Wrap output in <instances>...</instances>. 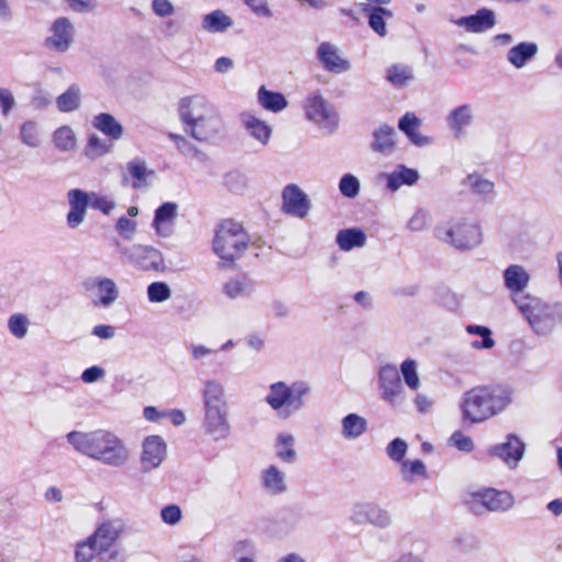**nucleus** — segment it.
Segmentation results:
<instances>
[{"label": "nucleus", "mask_w": 562, "mask_h": 562, "mask_svg": "<svg viewBox=\"0 0 562 562\" xmlns=\"http://www.w3.org/2000/svg\"><path fill=\"white\" fill-rule=\"evenodd\" d=\"M67 440L79 453L111 468L124 467L130 460V450L123 440L104 429L70 431Z\"/></svg>", "instance_id": "obj_1"}, {"label": "nucleus", "mask_w": 562, "mask_h": 562, "mask_svg": "<svg viewBox=\"0 0 562 562\" xmlns=\"http://www.w3.org/2000/svg\"><path fill=\"white\" fill-rule=\"evenodd\" d=\"M178 114L184 131L199 142H210L224 127L217 109L203 94L181 98L178 102Z\"/></svg>", "instance_id": "obj_2"}, {"label": "nucleus", "mask_w": 562, "mask_h": 562, "mask_svg": "<svg viewBox=\"0 0 562 562\" xmlns=\"http://www.w3.org/2000/svg\"><path fill=\"white\" fill-rule=\"evenodd\" d=\"M509 403L510 397L505 390L480 385L462 395L460 407L469 422H485L502 413Z\"/></svg>", "instance_id": "obj_3"}, {"label": "nucleus", "mask_w": 562, "mask_h": 562, "mask_svg": "<svg viewBox=\"0 0 562 562\" xmlns=\"http://www.w3.org/2000/svg\"><path fill=\"white\" fill-rule=\"evenodd\" d=\"M311 393L312 386L306 381L299 380L291 384L278 381L269 385L265 402L280 416L288 418L305 407Z\"/></svg>", "instance_id": "obj_4"}, {"label": "nucleus", "mask_w": 562, "mask_h": 562, "mask_svg": "<svg viewBox=\"0 0 562 562\" xmlns=\"http://www.w3.org/2000/svg\"><path fill=\"white\" fill-rule=\"evenodd\" d=\"M248 243L249 236L241 224L225 220L215 231L213 250L222 260L233 262L247 249Z\"/></svg>", "instance_id": "obj_5"}, {"label": "nucleus", "mask_w": 562, "mask_h": 562, "mask_svg": "<svg viewBox=\"0 0 562 562\" xmlns=\"http://www.w3.org/2000/svg\"><path fill=\"white\" fill-rule=\"evenodd\" d=\"M435 235L438 239L458 249L473 248L480 245L482 240L479 225L462 220L437 226Z\"/></svg>", "instance_id": "obj_6"}, {"label": "nucleus", "mask_w": 562, "mask_h": 562, "mask_svg": "<svg viewBox=\"0 0 562 562\" xmlns=\"http://www.w3.org/2000/svg\"><path fill=\"white\" fill-rule=\"evenodd\" d=\"M306 119L329 132H334L339 117L334 106L319 92L311 93L304 102Z\"/></svg>", "instance_id": "obj_7"}, {"label": "nucleus", "mask_w": 562, "mask_h": 562, "mask_svg": "<svg viewBox=\"0 0 562 562\" xmlns=\"http://www.w3.org/2000/svg\"><path fill=\"white\" fill-rule=\"evenodd\" d=\"M120 252L127 262L143 271H162L166 267L161 252L150 246L134 244L120 247Z\"/></svg>", "instance_id": "obj_8"}, {"label": "nucleus", "mask_w": 562, "mask_h": 562, "mask_svg": "<svg viewBox=\"0 0 562 562\" xmlns=\"http://www.w3.org/2000/svg\"><path fill=\"white\" fill-rule=\"evenodd\" d=\"M75 40V24L69 18L60 16L50 24L44 46L50 52L65 54L72 47Z\"/></svg>", "instance_id": "obj_9"}, {"label": "nucleus", "mask_w": 562, "mask_h": 562, "mask_svg": "<svg viewBox=\"0 0 562 562\" xmlns=\"http://www.w3.org/2000/svg\"><path fill=\"white\" fill-rule=\"evenodd\" d=\"M380 396L391 405L405 401V387L395 364L386 363L380 367L378 374Z\"/></svg>", "instance_id": "obj_10"}, {"label": "nucleus", "mask_w": 562, "mask_h": 562, "mask_svg": "<svg viewBox=\"0 0 562 562\" xmlns=\"http://www.w3.org/2000/svg\"><path fill=\"white\" fill-rule=\"evenodd\" d=\"M561 319V313L557 306H550L539 299L529 297V326L537 334L550 333Z\"/></svg>", "instance_id": "obj_11"}, {"label": "nucleus", "mask_w": 562, "mask_h": 562, "mask_svg": "<svg viewBox=\"0 0 562 562\" xmlns=\"http://www.w3.org/2000/svg\"><path fill=\"white\" fill-rule=\"evenodd\" d=\"M203 400L207 422H224L226 419L228 406L224 398V387L220 382L215 380L205 382Z\"/></svg>", "instance_id": "obj_12"}, {"label": "nucleus", "mask_w": 562, "mask_h": 562, "mask_svg": "<svg viewBox=\"0 0 562 562\" xmlns=\"http://www.w3.org/2000/svg\"><path fill=\"white\" fill-rule=\"evenodd\" d=\"M513 496L506 491L487 488L473 494L472 510L482 514L483 509L488 512H505L512 508Z\"/></svg>", "instance_id": "obj_13"}, {"label": "nucleus", "mask_w": 562, "mask_h": 562, "mask_svg": "<svg viewBox=\"0 0 562 562\" xmlns=\"http://www.w3.org/2000/svg\"><path fill=\"white\" fill-rule=\"evenodd\" d=\"M167 457V445L160 436H147L142 443L140 471L149 473L160 467Z\"/></svg>", "instance_id": "obj_14"}, {"label": "nucleus", "mask_w": 562, "mask_h": 562, "mask_svg": "<svg viewBox=\"0 0 562 562\" xmlns=\"http://www.w3.org/2000/svg\"><path fill=\"white\" fill-rule=\"evenodd\" d=\"M504 284L509 292V296L520 313H527V303L525 297L521 296L525 288L527 286V272L524 267L519 265H510L503 272Z\"/></svg>", "instance_id": "obj_15"}, {"label": "nucleus", "mask_w": 562, "mask_h": 562, "mask_svg": "<svg viewBox=\"0 0 562 562\" xmlns=\"http://www.w3.org/2000/svg\"><path fill=\"white\" fill-rule=\"evenodd\" d=\"M83 286L95 295L92 301L94 306L110 307L120 296L115 281L108 277L89 278L83 282Z\"/></svg>", "instance_id": "obj_16"}, {"label": "nucleus", "mask_w": 562, "mask_h": 562, "mask_svg": "<svg viewBox=\"0 0 562 562\" xmlns=\"http://www.w3.org/2000/svg\"><path fill=\"white\" fill-rule=\"evenodd\" d=\"M307 194L296 184H289L282 192V211L297 218L307 216L311 210Z\"/></svg>", "instance_id": "obj_17"}, {"label": "nucleus", "mask_w": 562, "mask_h": 562, "mask_svg": "<svg viewBox=\"0 0 562 562\" xmlns=\"http://www.w3.org/2000/svg\"><path fill=\"white\" fill-rule=\"evenodd\" d=\"M316 56L324 69L333 74H342L351 69V63L342 57L338 47L329 42L318 45Z\"/></svg>", "instance_id": "obj_18"}, {"label": "nucleus", "mask_w": 562, "mask_h": 562, "mask_svg": "<svg viewBox=\"0 0 562 562\" xmlns=\"http://www.w3.org/2000/svg\"><path fill=\"white\" fill-rule=\"evenodd\" d=\"M525 445L516 436L510 435L503 443L492 446L487 453L503 460L509 468H515L524 456Z\"/></svg>", "instance_id": "obj_19"}, {"label": "nucleus", "mask_w": 562, "mask_h": 562, "mask_svg": "<svg viewBox=\"0 0 562 562\" xmlns=\"http://www.w3.org/2000/svg\"><path fill=\"white\" fill-rule=\"evenodd\" d=\"M239 122L246 134L261 146H267L272 136V127L252 112L240 113Z\"/></svg>", "instance_id": "obj_20"}, {"label": "nucleus", "mask_w": 562, "mask_h": 562, "mask_svg": "<svg viewBox=\"0 0 562 562\" xmlns=\"http://www.w3.org/2000/svg\"><path fill=\"white\" fill-rule=\"evenodd\" d=\"M67 198L70 206L67 224L70 228H77L86 218L87 209L90 205V193L80 189H71Z\"/></svg>", "instance_id": "obj_21"}, {"label": "nucleus", "mask_w": 562, "mask_h": 562, "mask_svg": "<svg viewBox=\"0 0 562 562\" xmlns=\"http://www.w3.org/2000/svg\"><path fill=\"white\" fill-rule=\"evenodd\" d=\"M123 530L124 522L121 519H112L102 522L90 537L99 546V549L106 553L110 552L109 549L120 538Z\"/></svg>", "instance_id": "obj_22"}, {"label": "nucleus", "mask_w": 562, "mask_h": 562, "mask_svg": "<svg viewBox=\"0 0 562 562\" xmlns=\"http://www.w3.org/2000/svg\"><path fill=\"white\" fill-rule=\"evenodd\" d=\"M398 130L405 134L408 140L416 147H427L434 143L432 137L423 135L419 132L422 120L413 112L405 113L398 120Z\"/></svg>", "instance_id": "obj_23"}, {"label": "nucleus", "mask_w": 562, "mask_h": 562, "mask_svg": "<svg viewBox=\"0 0 562 562\" xmlns=\"http://www.w3.org/2000/svg\"><path fill=\"white\" fill-rule=\"evenodd\" d=\"M395 128L389 124H381L372 132V142L370 148L372 151L390 156L396 149Z\"/></svg>", "instance_id": "obj_24"}, {"label": "nucleus", "mask_w": 562, "mask_h": 562, "mask_svg": "<svg viewBox=\"0 0 562 562\" xmlns=\"http://www.w3.org/2000/svg\"><path fill=\"white\" fill-rule=\"evenodd\" d=\"M178 216V204L165 202L156 211L153 227L162 237H169L173 233L175 221Z\"/></svg>", "instance_id": "obj_25"}, {"label": "nucleus", "mask_w": 562, "mask_h": 562, "mask_svg": "<svg viewBox=\"0 0 562 562\" xmlns=\"http://www.w3.org/2000/svg\"><path fill=\"white\" fill-rule=\"evenodd\" d=\"M384 4L363 3L362 12L368 18L369 26L381 37L386 36V21L393 19L392 10L383 7Z\"/></svg>", "instance_id": "obj_26"}, {"label": "nucleus", "mask_w": 562, "mask_h": 562, "mask_svg": "<svg viewBox=\"0 0 562 562\" xmlns=\"http://www.w3.org/2000/svg\"><path fill=\"white\" fill-rule=\"evenodd\" d=\"M473 108L470 104H461L449 112L447 125L456 138L461 137L464 131L473 122Z\"/></svg>", "instance_id": "obj_27"}, {"label": "nucleus", "mask_w": 562, "mask_h": 562, "mask_svg": "<svg viewBox=\"0 0 562 562\" xmlns=\"http://www.w3.org/2000/svg\"><path fill=\"white\" fill-rule=\"evenodd\" d=\"M454 23L468 32L480 33L495 25V15L492 10L480 9L475 14L462 16Z\"/></svg>", "instance_id": "obj_28"}, {"label": "nucleus", "mask_w": 562, "mask_h": 562, "mask_svg": "<svg viewBox=\"0 0 562 562\" xmlns=\"http://www.w3.org/2000/svg\"><path fill=\"white\" fill-rule=\"evenodd\" d=\"M263 488L271 495H280L288 488L285 474L276 465H270L261 473Z\"/></svg>", "instance_id": "obj_29"}, {"label": "nucleus", "mask_w": 562, "mask_h": 562, "mask_svg": "<svg viewBox=\"0 0 562 562\" xmlns=\"http://www.w3.org/2000/svg\"><path fill=\"white\" fill-rule=\"evenodd\" d=\"M419 179V173L416 169L407 168L404 165L397 166V168L387 175V189L391 191L398 190L402 186H413Z\"/></svg>", "instance_id": "obj_30"}, {"label": "nucleus", "mask_w": 562, "mask_h": 562, "mask_svg": "<svg viewBox=\"0 0 562 562\" xmlns=\"http://www.w3.org/2000/svg\"><path fill=\"white\" fill-rule=\"evenodd\" d=\"M301 521V514L293 508L281 510L273 521L272 530L278 535H289L296 529Z\"/></svg>", "instance_id": "obj_31"}, {"label": "nucleus", "mask_w": 562, "mask_h": 562, "mask_svg": "<svg viewBox=\"0 0 562 562\" xmlns=\"http://www.w3.org/2000/svg\"><path fill=\"white\" fill-rule=\"evenodd\" d=\"M336 243L342 251H350L356 247H363L367 235L360 228H346L337 233Z\"/></svg>", "instance_id": "obj_32"}, {"label": "nucleus", "mask_w": 562, "mask_h": 562, "mask_svg": "<svg viewBox=\"0 0 562 562\" xmlns=\"http://www.w3.org/2000/svg\"><path fill=\"white\" fill-rule=\"evenodd\" d=\"M94 128L112 139H120L123 135V126L109 113H100L92 120Z\"/></svg>", "instance_id": "obj_33"}, {"label": "nucleus", "mask_w": 562, "mask_h": 562, "mask_svg": "<svg viewBox=\"0 0 562 562\" xmlns=\"http://www.w3.org/2000/svg\"><path fill=\"white\" fill-rule=\"evenodd\" d=\"M258 103L268 111L273 113L281 112L288 105L285 97L280 92L268 90L265 86H261L257 93Z\"/></svg>", "instance_id": "obj_34"}, {"label": "nucleus", "mask_w": 562, "mask_h": 562, "mask_svg": "<svg viewBox=\"0 0 562 562\" xmlns=\"http://www.w3.org/2000/svg\"><path fill=\"white\" fill-rule=\"evenodd\" d=\"M81 89L78 85L72 83L68 89L57 97L56 105L60 112H72L80 108Z\"/></svg>", "instance_id": "obj_35"}, {"label": "nucleus", "mask_w": 562, "mask_h": 562, "mask_svg": "<svg viewBox=\"0 0 562 562\" xmlns=\"http://www.w3.org/2000/svg\"><path fill=\"white\" fill-rule=\"evenodd\" d=\"M364 514H366L367 522H369L378 528L384 529L392 525L391 514L386 509L380 507L376 504H373V503L366 504Z\"/></svg>", "instance_id": "obj_36"}, {"label": "nucleus", "mask_w": 562, "mask_h": 562, "mask_svg": "<svg viewBox=\"0 0 562 562\" xmlns=\"http://www.w3.org/2000/svg\"><path fill=\"white\" fill-rule=\"evenodd\" d=\"M400 375L403 376L405 385L411 391H417L420 387V379L418 374V362L415 359H405L400 367Z\"/></svg>", "instance_id": "obj_37"}, {"label": "nucleus", "mask_w": 562, "mask_h": 562, "mask_svg": "<svg viewBox=\"0 0 562 562\" xmlns=\"http://www.w3.org/2000/svg\"><path fill=\"white\" fill-rule=\"evenodd\" d=\"M232 24V19L221 10L206 14L202 21V27L212 33L224 32Z\"/></svg>", "instance_id": "obj_38"}, {"label": "nucleus", "mask_w": 562, "mask_h": 562, "mask_svg": "<svg viewBox=\"0 0 562 562\" xmlns=\"http://www.w3.org/2000/svg\"><path fill=\"white\" fill-rule=\"evenodd\" d=\"M252 291L254 285L246 278L231 279L223 285L224 294L233 300L243 296H248L252 293Z\"/></svg>", "instance_id": "obj_39"}, {"label": "nucleus", "mask_w": 562, "mask_h": 562, "mask_svg": "<svg viewBox=\"0 0 562 562\" xmlns=\"http://www.w3.org/2000/svg\"><path fill=\"white\" fill-rule=\"evenodd\" d=\"M104 552L99 546L88 537L86 540L78 542L75 550V562H91L94 558L99 559Z\"/></svg>", "instance_id": "obj_40"}, {"label": "nucleus", "mask_w": 562, "mask_h": 562, "mask_svg": "<svg viewBox=\"0 0 562 562\" xmlns=\"http://www.w3.org/2000/svg\"><path fill=\"white\" fill-rule=\"evenodd\" d=\"M169 138L175 142L178 150L190 158H195L200 162H205L207 160V155L196 148L190 140H188L184 136L170 133Z\"/></svg>", "instance_id": "obj_41"}, {"label": "nucleus", "mask_w": 562, "mask_h": 562, "mask_svg": "<svg viewBox=\"0 0 562 562\" xmlns=\"http://www.w3.org/2000/svg\"><path fill=\"white\" fill-rule=\"evenodd\" d=\"M128 173L134 179L133 188H145L148 186L146 177L153 176L154 171L148 170L146 162L142 159H134L126 166Z\"/></svg>", "instance_id": "obj_42"}, {"label": "nucleus", "mask_w": 562, "mask_h": 562, "mask_svg": "<svg viewBox=\"0 0 562 562\" xmlns=\"http://www.w3.org/2000/svg\"><path fill=\"white\" fill-rule=\"evenodd\" d=\"M468 334L477 335L482 337V340H474L471 342V347L475 350L480 349H492L495 346V340L492 338V330L486 326L481 325H468L465 327Z\"/></svg>", "instance_id": "obj_43"}, {"label": "nucleus", "mask_w": 562, "mask_h": 562, "mask_svg": "<svg viewBox=\"0 0 562 562\" xmlns=\"http://www.w3.org/2000/svg\"><path fill=\"white\" fill-rule=\"evenodd\" d=\"M294 437L290 434H280L277 439V456L286 463H292L296 459V451L293 448Z\"/></svg>", "instance_id": "obj_44"}, {"label": "nucleus", "mask_w": 562, "mask_h": 562, "mask_svg": "<svg viewBox=\"0 0 562 562\" xmlns=\"http://www.w3.org/2000/svg\"><path fill=\"white\" fill-rule=\"evenodd\" d=\"M21 142L32 148H36L42 143L40 126L34 121H26L20 127Z\"/></svg>", "instance_id": "obj_45"}, {"label": "nucleus", "mask_w": 562, "mask_h": 562, "mask_svg": "<svg viewBox=\"0 0 562 562\" xmlns=\"http://www.w3.org/2000/svg\"><path fill=\"white\" fill-rule=\"evenodd\" d=\"M386 79L395 87H403L413 79V70L406 65L395 64L387 68Z\"/></svg>", "instance_id": "obj_46"}, {"label": "nucleus", "mask_w": 562, "mask_h": 562, "mask_svg": "<svg viewBox=\"0 0 562 562\" xmlns=\"http://www.w3.org/2000/svg\"><path fill=\"white\" fill-rule=\"evenodd\" d=\"M144 417L149 422L158 419H167L169 422H184L186 415L180 409H164L158 411L154 406H147L144 408Z\"/></svg>", "instance_id": "obj_47"}, {"label": "nucleus", "mask_w": 562, "mask_h": 562, "mask_svg": "<svg viewBox=\"0 0 562 562\" xmlns=\"http://www.w3.org/2000/svg\"><path fill=\"white\" fill-rule=\"evenodd\" d=\"M465 182L474 193L484 199H490L494 194V183L480 175H469Z\"/></svg>", "instance_id": "obj_48"}, {"label": "nucleus", "mask_w": 562, "mask_h": 562, "mask_svg": "<svg viewBox=\"0 0 562 562\" xmlns=\"http://www.w3.org/2000/svg\"><path fill=\"white\" fill-rule=\"evenodd\" d=\"M53 142L61 151L72 150L76 146L75 133L69 126H61L55 131Z\"/></svg>", "instance_id": "obj_49"}, {"label": "nucleus", "mask_w": 562, "mask_h": 562, "mask_svg": "<svg viewBox=\"0 0 562 562\" xmlns=\"http://www.w3.org/2000/svg\"><path fill=\"white\" fill-rule=\"evenodd\" d=\"M30 327V319L25 314L15 313L8 318V329L16 339H23Z\"/></svg>", "instance_id": "obj_50"}, {"label": "nucleus", "mask_w": 562, "mask_h": 562, "mask_svg": "<svg viewBox=\"0 0 562 562\" xmlns=\"http://www.w3.org/2000/svg\"><path fill=\"white\" fill-rule=\"evenodd\" d=\"M171 295L172 291L170 286L164 281H155L147 286V299L150 303H164L168 301Z\"/></svg>", "instance_id": "obj_51"}, {"label": "nucleus", "mask_w": 562, "mask_h": 562, "mask_svg": "<svg viewBox=\"0 0 562 562\" xmlns=\"http://www.w3.org/2000/svg\"><path fill=\"white\" fill-rule=\"evenodd\" d=\"M111 145L108 144L104 139L100 138L98 135H90L88 138V143L85 148V155L89 159H97L111 150Z\"/></svg>", "instance_id": "obj_52"}, {"label": "nucleus", "mask_w": 562, "mask_h": 562, "mask_svg": "<svg viewBox=\"0 0 562 562\" xmlns=\"http://www.w3.org/2000/svg\"><path fill=\"white\" fill-rule=\"evenodd\" d=\"M401 473L403 480L409 483L414 481V476H427L426 465L422 460H403L401 462Z\"/></svg>", "instance_id": "obj_53"}, {"label": "nucleus", "mask_w": 562, "mask_h": 562, "mask_svg": "<svg viewBox=\"0 0 562 562\" xmlns=\"http://www.w3.org/2000/svg\"><path fill=\"white\" fill-rule=\"evenodd\" d=\"M339 191L346 198H355L360 191V182L353 175H344L339 181Z\"/></svg>", "instance_id": "obj_54"}, {"label": "nucleus", "mask_w": 562, "mask_h": 562, "mask_svg": "<svg viewBox=\"0 0 562 562\" xmlns=\"http://www.w3.org/2000/svg\"><path fill=\"white\" fill-rule=\"evenodd\" d=\"M407 449L408 446L403 439L395 438L386 446L385 451L392 461L401 463L406 456Z\"/></svg>", "instance_id": "obj_55"}, {"label": "nucleus", "mask_w": 562, "mask_h": 562, "mask_svg": "<svg viewBox=\"0 0 562 562\" xmlns=\"http://www.w3.org/2000/svg\"><path fill=\"white\" fill-rule=\"evenodd\" d=\"M115 202L106 195H100L95 192L90 193V206L105 215H109L115 209Z\"/></svg>", "instance_id": "obj_56"}, {"label": "nucleus", "mask_w": 562, "mask_h": 562, "mask_svg": "<svg viewBox=\"0 0 562 562\" xmlns=\"http://www.w3.org/2000/svg\"><path fill=\"white\" fill-rule=\"evenodd\" d=\"M508 61L516 68H521L527 63V42H521L509 49Z\"/></svg>", "instance_id": "obj_57"}, {"label": "nucleus", "mask_w": 562, "mask_h": 562, "mask_svg": "<svg viewBox=\"0 0 562 562\" xmlns=\"http://www.w3.org/2000/svg\"><path fill=\"white\" fill-rule=\"evenodd\" d=\"M429 224V214L423 209L417 210L407 222V228L412 232H420Z\"/></svg>", "instance_id": "obj_58"}, {"label": "nucleus", "mask_w": 562, "mask_h": 562, "mask_svg": "<svg viewBox=\"0 0 562 562\" xmlns=\"http://www.w3.org/2000/svg\"><path fill=\"white\" fill-rule=\"evenodd\" d=\"M449 443L464 452H471L474 449L473 440L461 431H454L449 438Z\"/></svg>", "instance_id": "obj_59"}, {"label": "nucleus", "mask_w": 562, "mask_h": 562, "mask_svg": "<svg viewBox=\"0 0 562 562\" xmlns=\"http://www.w3.org/2000/svg\"><path fill=\"white\" fill-rule=\"evenodd\" d=\"M137 223L125 216H122L116 222V232L127 240H131L136 232Z\"/></svg>", "instance_id": "obj_60"}, {"label": "nucleus", "mask_w": 562, "mask_h": 562, "mask_svg": "<svg viewBox=\"0 0 562 562\" xmlns=\"http://www.w3.org/2000/svg\"><path fill=\"white\" fill-rule=\"evenodd\" d=\"M161 519L168 525H176L182 517L181 509L178 505H168L161 509Z\"/></svg>", "instance_id": "obj_61"}, {"label": "nucleus", "mask_w": 562, "mask_h": 562, "mask_svg": "<svg viewBox=\"0 0 562 562\" xmlns=\"http://www.w3.org/2000/svg\"><path fill=\"white\" fill-rule=\"evenodd\" d=\"M68 9L76 13H88L94 10L95 0H64Z\"/></svg>", "instance_id": "obj_62"}, {"label": "nucleus", "mask_w": 562, "mask_h": 562, "mask_svg": "<svg viewBox=\"0 0 562 562\" xmlns=\"http://www.w3.org/2000/svg\"><path fill=\"white\" fill-rule=\"evenodd\" d=\"M151 9L160 18L170 16L175 12V8L169 0H153Z\"/></svg>", "instance_id": "obj_63"}, {"label": "nucleus", "mask_w": 562, "mask_h": 562, "mask_svg": "<svg viewBox=\"0 0 562 562\" xmlns=\"http://www.w3.org/2000/svg\"><path fill=\"white\" fill-rule=\"evenodd\" d=\"M15 105V99L9 89L0 88V106L3 115H8Z\"/></svg>", "instance_id": "obj_64"}]
</instances>
